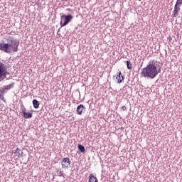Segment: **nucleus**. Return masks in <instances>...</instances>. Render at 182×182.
I'll use <instances>...</instances> for the list:
<instances>
[{
  "instance_id": "nucleus-3",
  "label": "nucleus",
  "mask_w": 182,
  "mask_h": 182,
  "mask_svg": "<svg viewBox=\"0 0 182 182\" xmlns=\"http://www.w3.org/2000/svg\"><path fill=\"white\" fill-rule=\"evenodd\" d=\"M8 67L0 61V80H4L6 79V76L9 75L8 73Z\"/></svg>"
},
{
  "instance_id": "nucleus-14",
  "label": "nucleus",
  "mask_w": 182,
  "mask_h": 182,
  "mask_svg": "<svg viewBox=\"0 0 182 182\" xmlns=\"http://www.w3.org/2000/svg\"><path fill=\"white\" fill-rule=\"evenodd\" d=\"M133 65H132V63H130L129 60L127 61V69H129V70H131V69L132 68Z\"/></svg>"
},
{
  "instance_id": "nucleus-12",
  "label": "nucleus",
  "mask_w": 182,
  "mask_h": 182,
  "mask_svg": "<svg viewBox=\"0 0 182 182\" xmlns=\"http://www.w3.org/2000/svg\"><path fill=\"white\" fill-rule=\"evenodd\" d=\"M88 182H98L97 178L93 175V173H90L89 176V181Z\"/></svg>"
},
{
  "instance_id": "nucleus-19",
  "label": "nucleus",
  "mask_w": 182,
  "mask_h": 182,
  "mask_svg": "<svg viewBox=\"0 0 182 182\" xmlns=\"http://www.w3.org/2000/svg\"><path fill=\"white\" fill-rule=\"evenodd\" d=\"M64 1H68V0H64Z\"/></svg>"
},
{
  "instance_id": "nucleus-10",
  "label": "nucleus",
  "mask_w": 182,
  "mask_h": 182,
  "mask_svg": "<svg viewBox=\"0 0 182 182\" xmlns=\"http://www.w3.org/2000/svg\"><path fill=\"white\" fill-rule=\"evenodd\" d=\"M22 113L23 114V117L25 119H32V113L31 112H26V108H23L22 109Z\"/></svg>"
},
{
  "instance_id": "nucleus-11",
  "label": "nucleus",
  "mask_w": 182,
  "mask_h": 182,
  "mask_svg": "<svg viewBox=\"0 0 182 182\" xmlns=\"http://www.w3.org/2000/svg\"><path fill=\"white\" fill-rule=\"evenodd\" d=\"M14 154L16 156V157H22L23 152L21 149L17 148L14 152Z\"/></svg>"
},
{
  "instance_id": "nucleus-2",
  "label": "nucleus",
  "mask_w": 182,
  "mask_h": 182,
  "mask_svg": "<svg viewBox=\"0 0 182 182\" xmlns=\"http://www.w3.org/2000/svg\"><path fill=\"white\" fill-rule=\"evenodd\" d=\"M141 75L143 77L154 79V77L159 75V71L157 70V61L154 60L149 61L146 67L141 70Z\"/></svg>"
},
{
  "instance_id": "nucleus-1",
  "label": "nucleus",
  "mask_w": 182,
  "mask_h": 182,
  "mask_svg": "<svg viewBox=\"0 0 182 182\" xmlns=\"http://www.w3.org/2000/svg\"><path fill=\"white\" fill-rule=\"evenodd\" d=\"M5 41L7 43H0V50L6 52V53H12V52H18V46H19V43L14 40V37L8 36L6 37Z\"/></svg>"
},
{
  "instance_id": "nucleus-20",
  "label": "nucleus",
  "mask_w": 182,
  "mask_h": 182,
  "mask_svg": "<svg viewBox=\"0 0 182 182\" xmlns=\"http://www.w3.org/2000/svg\"><path fill=\"white\" fill-rule=\"evenodd\" d=\"M139 1H141V0H139Z\"/></svg>"
},
{
  "instance_id": "nucleus-4",
  "label": "nucleus",
  "mask_w": 182,
  "mask_h": 182,
  "mask_svg": "<svg viewBox=\"0 0 182 182\" xmlns=\"http://www.w3.org/2000/svg\"><path fill=\"white\" fill-rule=\"evenodd\" d=\"M73 19V16L70 14L66 16V15H63L60 16V25L62 27L63 26H66V25H68V23H69V22H70V21H72Z\"/></svg>"
},
{
  "instance_id": "nucleus-9",
  "label": "nucleus",
  "mask_w": 182,
  "mask_h": 182,
  "mask_svg": "<svg viewBox=\"0 0 182 182\" xmlns=\"http://www.w3.org/2000/svg\"><path fill=\"white\" fill-rule=\"evenodd\" d=\"M117 82L122 83L124 80V76L122 75V72H119L116 76Z\"/></svg>"
},
{
  "instance_id": "nucleus-6",
  "label": "nucleus",
  "mask_w": 182,
  "mask_h": 182,
  "mask_svg": "<svg viewBox=\"0 0 182 182\" xmlns=\"http://www.w3.org/2000/svg\"><path fill=\"white\" fill-rule=\"evenodd\" d=\"M62 168L66 170L70 166V159L69 158H63L61 161Z\"/></svg>"
},
{
  "instance_id": "nucleus-7",
  "label": "nucleus",
  "mask_w": 182,
  "mask_h": 182,
  "mask_svg": "<svg viewBox=\"0 0 182 182\" xmlns=\"http://www.w3.org/2000/svg\"><path fill=\"white\" fill-rule=\"evenodd\" d=\"M83 112H86V107L85 105L80 104L77 107V114H79V116H82Z\"/></svg>"
},
{
  "instance_id": "nucleus-16",
  "label": "nucleus",
  "mask_w": 182,
  "mask_h": 182,
  "mask_svg": "<svg viewBox=\"0 0 182 182\" xmlns=\"http://www.w3.org/2000/svg\"><path fill=\"white\" fill-rule=\"evenodd\" d=\"M57 174L60 177H62L63 176V171H62V170H60V169H58L57 170Z\"/></svg>"
},
{
  "instance_id": "nucleus-18",
  "label": "nucleus",
  "mask_w": 182,
  "mask_h": 182,
  "mask_svg": "<svg viewBox=\"0 0 182 182\" xmlns=\"http://www.w3.org/2000/svg\"><path fill=\"white\" fill-rule=\"evenodd\" d=\"M121 109L122 110H123V112H126V110H127V108L126 107V106H122Z\"/></svg>"
},
{
  "instance_id": "nucleus-5",
  "label": "nucleus",
  "mask_w": 182,
  "mask_h": 182,
  "mask_svg": "<svg viewBox=\"0 0 182 182\" xmlns=\"http://www.w3.org/2000/svg\"><path fill=\"white\" fill-rule=\"evenodd\" d=\"M15 86V82H12L11 84L4 85L2 87L0 88V97H2L4 100V93H5L6 90H11Z\"/></svg>"
},
{
  "instance_id": "nucleus-8",
  "label": "nucleus",
  "mask_w": 182,
  "mask_h": 182,
  "mask_svg": "<svg viewBox=\"0 0 182 182\" xmlns=\"http://www.w3.org/2000/svg\"><path fill=\"white\" fill-rule=\"evenodd\" d=\"M180 6H174V10L172 14V18H177L178 16V13L180 12Z\"/></svg>"
},
{
  "instance_id": "nucleus-15",
  "label": "nucleus",
  "mask_w": 182,
  "mask_h": 182,
  "mask_svg": "<svg viewBox=\"0 0 182 182\" xmlns=\"http://www.w3.org/2000/svg\"><path fill=\"white\" fill-rule=\"evenodd\" d=\"M78 149L80 150V151H81V153H85V146H83V145H78Z\"/></svg>"
},
{
  "instance_id": "nucleus-17",
  "label": "nucleus",
  "mask_w": 182,
  "mask_h": 182,
  "mask_svg": "<svg viewBox=\"0 0 182 182\" xmlns=\"http://www.w3.org/2000/svg\"><path fill=\"white\" fill-rule=\"evenodd\" d=\"M175 5L176 6H181V5H182V0H177Z\"/></svg>"
},
{
  "instance_id": "nucleus-13",
  "label": "nucleus",
  "mask_w": 182,
  "mask_h": 182,
  "mask_svg": "<svg viewBox=\"0 0 182 182\" xmlns=\"http://www.w3.org/2000/svg\"><path fill=\"white\" fill-rule=\"evenodd\" d=\"M33 105L34 109H39V102L36 100H33Z\"/></svg>"
}]
</instances>
